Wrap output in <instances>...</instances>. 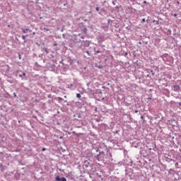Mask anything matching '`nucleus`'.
Returning <instances> with one entry per match:
<instances>
[{"mask_svg": "<svg viewBox=\"0 0 181 181\" xmlns=\"http://www.w3.org/2000/svg\"><path fill=\"white\" fill-rule=\"evenodd\" d=\"M115 134H118V130H116V131L115 132Z\"/></svg>", "mask_w": 181, "mask_h": 181, "instance_id": "nucleus-15", "label": "nucleus"}, {"mask_svg": "<svg viewBox=\"0 0 181 181\" xmlns=\"http://www.w3.org/2000/svg\"><path fill=\"white\" fill-rule=\"evenodd\" d=\"M98 53H100V51H96L95 54H98Z\"/></svg>", "mask_w": 181, "mask_h": 181, "instance_id": "nucleus-13", "label": "nucleus"}, {"mask_svg": "<svg viewBox=\"0 0 181 181\" xmlns=\"http://www.w3.org/2000/svg\"><path fill=\"white\" fill-rule=\"evenodd\" d=\"M135 112H136V113L138 112V110H135Z\"/></svg>", "mask_w": 181, "mask_h": 181, "instance_id": "nucleus-24", "label": "nucleus"}, {"mask_svg": "<svg viewBox=\"0 0 181 181\" xmlns=\"http://www.w3.org/2000/svg\"><path fill=\"white\" fill-rule=\"evenodd\" d=\"M96 152H98V150H96Z\"/></svg>", "mask_w": 181, "mask_h": 181, "instance_id": "nucleus-26", "label": "nucleus"}, {"mask_svg": "<svg viewBox=\"0 0 181 181\" xmlns=\"http://www.w3.org/2000/svg\"><path fill=\"white\" fill-rule=\"evenodd\" d=\"M23 77H24V80H26V73L22 71Z\"/></svg>", "mask_w": 181, "mask_h": 181, "instance_id": "nucleus-7", "label": "nucleus"}, {"mask_svg": "<svg viewBox=\"0 0 181 181\" xmlns=\"http://www.w3.org/2000/svg\"><path fill=\"white\" fill-rule=\"evenodd\" d=\"M76 98H81V95H80V93H77L76 94Z\"/></svg>", "mask_w": 181, "mask_h": 181, "instance_id": "nucleus-9", "label": "nucleus"}, {"mask_svg": "<svg viewBox=\"0 0 181 181\" xmlns=\"http://www.w3.org/2000/svg\"><path fill=\"white\" fill-rule=\"evenodd\" d=\"M44 30H45V32H49V28H44Z\"/></svg>", "mask_w": 181, "mask_h": 181, "instance_id": "nucleus-10", "label": "nucleus"}, {"mask_svg": "<svg viewBox=\"0 0 181 181\" xmlns=\"http://www.w3.org/2000/svg\"><path fill=\"white\" fill-rule=\"evenodd\" d=\"M112 4H114V1H112Z\"/></svg>", "mask_w": 181, "mask_h": 181, "instance_id": "nucleus-29", "label": "nucleus"}, {"mask_svg": "<svg viewBox=\"0 0 181 181\" xmlns=\"http://www.w3.org/2000/svg\"><path fill=\"white\" fill-rule=\"evenodd\" d=\"M175 165H178V163H175Z\"/></svg>", "mask_w": 181, "mask_h": 181, "instance_id": "nucleus-27", "label": "nucleus"}, {"mask_svg": "<svg viewBox=\"0 0 181 181\" xmlns=\"http://www.w3.org/2000/svg\"><path fill=\"white\" fill-rule=\"evenodd\" d=\"M144 4H146V1H144Z\"/></svg>", "mask_w": 181, "mask_h": 181, "instance_id": "nucleus-22", "label": "nucleus"}, {"mask_svg": "<svg viewBox=\"0 0 181 181\" xmlns=\"http://www.w3.org/2000/svg\"><path fill=\"white\" fill-rule=\"evenodd\" d=\"M141 119H144V116H141Z\"/></svg>", "mask_w": 181, "mask_h": 181, "instance_id": "nucleus-20", "label": "nucleus"}, {"mask_svg": "<svg viewBox=\"0 0 181 181\" xmlns=\"http://www.w3.org/2000/svg\"><path fill=\"white\" fill-rule=\"evenodd\" d=\"M99 156H100L99 154L96 156V159H98V157H99Z\"/></svg>", "mask_w": 181, "mask_h": 181, "instance_id": "nucleus-14", "label": "nucleus"}, {"mask_svg": "<svg viewBox=\"0 0 181 181\" xmlns=\"http://www.w3.org/2000/svg\"><path fill=\"white\" fill-rule=\"evenodd\" d=\"M55 180H56V181H67V180L66 179V177H63L60 178V177H59V176H57V177H55Z\"/></svg>", "mask_w": 181, "mask_h": 181, "instance_id": "nucleus-2", "label": "nucleus"}, {"mask_svg": "<svg viewBox=\"0 0 181 181\" xmlns=\"http://www.w3.org/2000/svg\"><path fill=\"white\" fill-rule=\"evenodd\" d=\"M22 39H23V40H24V43H26V36L22 35Z\"/></svg>", "mask_w": 181, "mask_h": 181, "instance_id": "nucleus-5", "label": "nucleus"}, {"mask_svg": "<svg viewBox=\"0 0 181 181\" xmlns=\"http://www.w3.org/2000/svg\"><path fill=\"white\" fill-rule=\"evenodd\" d=\"M16 76H17V77H20V78H21V80H25V77L23 76L22 71H21V70H18L16 71Z\"/></svg>", "mask_w": 181, "mask_h": 181, "instance_id": "nucleus-1", "label": "nucleus"}, {"mask_svg": "<svg viewBox=\"0 0 181 181\" xmlns=\"http://www.w3.org/2000/svg\"><path fill=\"white\" fill-rule=\"evenodd\" d=\"M43 50H45L47 54H49V49L47 48H43Z\"/></svg>", "mask_w": 181, "mask_h": 181, "instance_id": "nucleus-6", "label": "nucleus"}, {"mask_svg": "<svg viewBox=\"0 0 181 181\" xmlns=\"http://www.w3.org/2000/svg\"><path fill=\"white\" fill-rule=\"evenodd\" d=\"M178 105L181 107V102L178 103Z\"/></svg>", "mask_w": 181, "mask_h": 181, "instance_id": "nucleus-18", "label": "nucleus"}, {"mask_svg": "<svg viewBox=\"0 0 181 181\" xmlns=\"http://www.w3.org/2000/svg\"><path fill=\"white\" fill-rule=\"evenodd\" d=\"M13 95H14V97H16V93H13Z\"/></svg>", "mask_w": 181, "mask_h": 181, "instance_id": "nucleus-17", "label": "nucleus"}, {"mask_svg": "<svg viewBox=\"0 0 181 181\" xmlns=\"http://www.w3.org/2000/svg\"><path fill=\"white\" fill-rule=\"evenodd\" d=\"M95 10L98 12V11H100V8L99 7H96Z\"/></svg>", "mask_w": 181, "mask_h": 181, "instance_id": "nucleus-11", "label": "nucleus"}, {"mask_svg": "<svg viewBox=\"0 0 181 181\" xmlns=\"http://www.w3.org/2000/svg\"><path fill=\"white\" fill-rule=\"evenodd\" d=\"M42 152H45V151H46V148H42Z\"/></svg>", "mask_w": 181, "mask_h": 181, "instance_id": "nucleus-12", "label": "nucleus"}, {"mask_svg": "<svg viewBox=\"0 0 181 181\" xmlns=\"http://www.w3.org/2000/svg\"><path fill=\"white\" fill-rule=\"evenodd\" d=\"M177 4H179V1H177Z\"/></svg>", "mask_w": 181, "mask_h": 181, "instance_id": "nucleus-28", "label": "nucleus"}, {"mask_svg": "<svg viewBox=\"0 0 181 181\" xmlns=\"http://www.w3.org/2000/svg\"><path fill=\"white\" fill-rule=\"evenodd\" d=\"M142 21H143V22H145V18H143V19H142Z\"/></svg>", "mask_w": 181, "mask_h": 181, "instance_id": "nucleus-19", "label": "nucleus"}, {"mask_svg": "<svg viewBox=\"0 0 181 181\" xmlns=\"http://www.w3.org/2000/svg\"><path fill=\"white\" fill-rule=\"evenodd\" d=\"M173 16H175V18H176V16H177V14H174Z\"/></svg>", "mask_w": 181, "mask_h": 181, "instance_id": "nucleus-16", "label": "nucleus"}, {"mask_svg": "<svg viewBox=\"0 0 181 181\" xmlns=\"http://www.w3.org/2000/svg\"><path fill=\"white\" fill-rule=\"evenodd\" d=\"M173 90L174 91H179V90H180V86H179V85H175L173 86Z\"/></svg>", "mask_w": 181, "mask_h": 181, "instance_id": "nucleus-3", "label": "nucleus"}, {"mask_svg": "<svg viewBox=\"0 0 181 181\" xmlns=\"http://www.w3.org/2000/svg\"><path fill=\"white\" fill-rule=\"evenodd\" d=\"M85 166H86V168H88V165H86Z\"/></svg>", "mask_w": 181, "mask_h": 181, "instance_id": "nucleus-23", "label": "nucleus"}, {"mask_svg": "<svg viewBox=\"0 0 181 181\" xmlns=\"http://www.w3.org/2000/svg\"><path fill=\"white\" fill-rule=\"evenodd\" d=\"M73 87H74V83H71L69 85V88H73Z\"/></svg>", "mask_w": 181, "mask_h": 181, "instance_id": "nucleus-8", "label": "nucleus"}, {"mask_svg": "<svg viewBox=\"0 0 181 181\" xmlns=\"http://www.w3.org/2000/svg\"><path fill=\"white\" fill-rule=\"evenodd\" d=\"M19 59H21V55H19Z\"/></svg>", "mask_w": 181, "mask_h": 181, "instance_id": "nucleus-25", "label": "nucleus"}, {"mask_svg": "<svg viewBox=\"0 0 181 181\" xmlns=\"http://www.w3.org/2000/svg\"><path fill=\"white\" fill-rule=\"evenodd\" d=\"M21 30H23V33H28V31L29 30L28 28H25V29L21 28Z\"/></svg>", "mask_w": 181, "mask_h": 181, "instance_id": "nucleus-4", "label": "nucleus"}, {"mask_svg": "<svg viewBox=\"0 0 181 181\" xmlns=\"http://www.w3.org/2000/svg\"><path fill=\"white\" fill-rule=\"evenodd\" d=\"M99 94H103V92L100 91V92H99Z\"/></svg>", "mask_w": 181, "mask_h": 181, "instance_id": "nucleus-21", "label": "nucleus"}]
</instances>
